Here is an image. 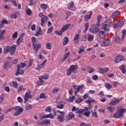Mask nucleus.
Instances as JSON below:
<instances>
[{
  "mask_svg": "<svg viewBox=\"0 0 126 126\" xmlns=\"http://www.w3.org/2000/svg\"><path fill=\"white\" fill-rule=\"evenodd\" d=\"M120 68L122 73H126V65H125V64H122L120 67Z\"/></svg>",
  "mask_w": 126,
  "mask_h": 126,
  "instance_id": "nucleus-29",
  "label": "nucleus"
},
{
  "mask_svg": "<svg viewBox=\"0 0 126 126\" xmlns=\"http://www.w3.org/2000/svg\"><path fill=\"white\" fill-rule=\"evenodd\" d=\"M106 22L109 25L110 24H112V25L115 24V22H112V19L111 18H109L108 20L106 21Z\"/></svg>",
  "mask_w": 126,
  "mask_h": 126,
  "instance_id": "nucleus-48",
  "label": "nucleus"
},
{
  "mask_svg": "<svg viewBox=\"0 0 126 126\" xmlns=\"http://www.w3.org/2000/svg\"><path fill=\"white\" fill-rule=\"evenodd\" d=\"M109 25L107 21L102 24V27L104 28L105 32H109V29L108 28Z\"/></svg>",
  "mask_w": 126,
  "mask_h": 126,
  "instance_id": "nucleus-12",
  "label": "nucleus"
},
{
  "mask_svg": "<svg viewBox=\"0 0 126 126\" xmlns=\"http://www.w3.org/2000/svg\"><path fill=\"white\" fill-rule=\"evenodd\" d=\"M109 71V68L108 67L101 68L98 70V72L99 73H105V72H107V71Z\"/></svg>",
  "mask_w": 126,
  "mask_h": 126,
  "instance_id": "nucleus-19",
  "label": "nucleus"
},
{
  "mask_svg": "<svg viewBox=\"0 0 126 126\" xmlns=\"http://www.w3.org/2000/svg\"><path fill=\"white\" fill-rule=\"evenodd\" d=\"M104 86L107 88V89H112V88H113V86L109 83H105Z\"/></svg>",
  "mask_w": 126,
  "mask_h": 126,
  "instance_id": "nucleus-42",
  "label": "nucleus"
},
{
  "mask_svg": "<svg viewBox=\"0 0 126 126\" xmlns=\"http://www.w3.org/2000/svg\"><path fill=\"white\" fill-rule=\"evenodd\" d=\"M94 39V35L92 34H89L88 36V41L89 42H91V41H93Z\"/></svg>",
  "mask_w": 126,
  "mask_h": 126,
  "instance_id": "nucleus-34",
  "label": "nucleus"
},
{
  "mask_svg": "<svg viewBox=\"0 0 126 126\" xmlns=\"http://www.w3.org/2000/svg\"><path fill=\"white\" fill-rule=\"evenodd\" d=\"M101 19L102 16L100 15L98 16L97 17V22L96 23V24L93 25V27H95V26H96V27H99V26H100V21H101Z\"/></svg>",
  "mask_w": 126,
  "mask_h": 126,
  "instance_id": "nucleus-14",
  "label": "nucleus"
},
{
  "mask_svg": "<svg viewBox=\"0 0 126 126\" xmlns=\"http://www.w3.org/2000/svg\"><path fill=\"white\" fill-rule=\"evenodd\" d=\"M44 66H45L43 64H38L36 66V68L35 69L36 70H40V69H42V68H44Z\"/></svg>",
  "mask_w": 126,
  "mask_h": 126,
  "instance_id": "nucleus-30",
  "label": "nucleus"
},
{
  "mask_svg": "<svg viewBox=\"0 0 126 126\" xmlns=\"http://www.w3.org/2000/svg\"><path fill=\"white\" fill-rule=\"evenodd\" d=\"M113 84L115 88H116V87H117V86H118V85H119L120 84V83L117 82H113Z\"/></svg>",
  "mask_w": 126,
  "mask_h": 126,
  "instance_id": "nucleus-63",
  "label": "nucleus"
},
{
  "mask_svg": "<svg viewBox=\"0 0 126 126\" xmlns=\"http://www.w3.org/2000/svg\"><path fill=\"white\" fill-rule=\"evenodd\" d=\"M55 34H56V35H59L60 36H62V35L63 34V32L62 31L60 32L58 31H55Z\"/></svg>",
  "mask_w": 126,
  "mask_h": 126,
  "instance_id": "nucleus-55",
  "label": "nucleus"
},
{
  "mask_svg": "<svg viewBox=\"0 0 126 126\" xmlns=\"http://www.w3.org/2000/svg\"><path fill=\"white\" fill-rule=\"evenodd\" d=\"M30 94H31V91H30V90H27L24 97V102L25 104H26L27 102L28 101V99L31 97V95Z\"/></svg>",
  "mask_w": 126,
  "mask_h": 126,
  "instance_id": "nucleus-5",
  "label": "nucleus"
},
{
  "mask_svg": "<svg viewBox=\"0 0 126 126\" xmlns=\"http://www.w3.org/2000/svg\"><path fill=\"white\" fill-rule=\"evenodd\" d=\"M9 46L5 47L3 49L4 54H7V53H9Z\"/></svg>",
  "mask_w": 126,
  "mask_h": 126,
  "instance_id": "nucleus-39",
  "label": "nucleus"
},
{
  "mask_svg": "<svg viewBox=\"0 0 126 126\" xmlns=\"http://www.w3.org/2000/svg\"><path fill=\"white\" fill-rule=\"evenodd\" d=\"M79 34H77L74 38V40L75 41H77L79 39Z\"/></svg>",
  "mask_w": 126,
  "mask_h": 126,
  "instance_id": "nucleus-59",
  "label": "nucleus"
},
{
  "mask_svg": "<svg viewBox=\"0 0 126 126\" xmlns=\"http://www.w3.org/2000/svg\"><path fill=\"white\" fill-rule=\"evenodd\" d=\"M25 66H26L25 63H21L20 64H18V68L19 69L24 68Z\"/></svg>",
  "mask_w": 126,
  "mask_h": 126,
  "instance_id": "nucleus-33",
  "label": "nucleus"
},
{
  "mask_svg": "<svg viewBox=\"0 0 126 126\" xmlns=\"http://www.w3.org/2000/svg\"><path fill=\"white\" fill-rule=\"evenodd\" d=\"M39 77H41L42 79H48V78H49V75H43L42 76H39Z\"/></svg>",
  "mask_w": 126,
  "mask_h": 126,
  "instance_id": "nucleus-53",
  "label": "nucleus"
},
{
  "mask_svg": "<svg viewBox=\"0 0 126 126\" xmlns=\"http://www.w3.org/2000/svg\"><path fill=\"white\" fill-rule=\"evenodd\" d=\"M121 40V38L119 36H116L115 38V43L116 44H119L120 41Z\"/></svg>",
  "mask_w": 126,
  "mask_h": 126,
  "instance_id": "nucleus-50",
  "label": "nucleus"
},
{
  "mask_svg": "<svg viewBox=\"0 0 126 126\" xmlns=\"http://www.w3.org/2000/svg\"><path fill=\"white\" fill-rule=\"evenodd\" d=\"M65 113L64 111H62L61 114L58 116V119L60 123H63L64 122V116Z\"/></svg>",
  "mask_w": 126,
  "mask_h": 126,
  "instance_id": "nucleus-6",
  "label": "nucleus"
},
{
  "mask_svg": "<svg viewBox=\"0 0 126 126\" xmlns=\"http://www.w3.org/2000/svg\"><path fill=\"white\" fill-rule=\"evenodd\" d=\"M18 16H19V13L17 12H16L14 14H11L10 15V17L14 19L17 18Z\"/></svg>",
  "mask_w": 126,
  "mask_h": 126,
  "instance_id": "nucleus-26",
  "label": "nucleus"
},
{
  "mask_svg": "<svg viewBox=\"0 0 126 126\" xmlns=\"http://www.w3.org/2000/svg\"><path fill=\"white\" fill-rule=\"evenodd\" d=\"M20 69H19L18 68V69L17 70L16 74V76H17V75H18V74L22 75V74H23V73H24V71H23V70H20Z\"/></svg>",
  "mask_w": 126,
  "mask_h": 126,
  "instance_id": "nucleus-32",
  "label": "nucleus"
},
{
  "mask_svg": "<svg viewBox=\"0 0 126 126\" xmlns=\"http://www.w3.org/2000/svg\"><path fill=\"white\" fill-rule=\"evenodd\" d=\"M110 44V40L108 39H105L103 42V45L104 46H108Z\"/></svg>",
  "mask_w": 126,
  "mask_h": 126,
  "instance_id": "nucleus-40",
  "label": "nucleus"
},
{
  "mask_svg": "<svg viewBox=\"0 0 126 126\" xmlns=\"http://www.w3.org/2000/svg\"><path fill=\"white\" fill-rule=\"evenodd\" d=\"M83 112H84V110L77 109V111H76V114H82Z\"/></svg>",
  "mask_w": 126,
  "mask_h": 126,
  "instance_id": "nucleus-56",
  "label": "nucleus"
},
{
  "mask_svg": "<svg viewBox=\"0 0 126 126\" xmlns=\"http://www.w3.org/2000/svg\"><path fill=\"white\" fill-rule=\"evenodd\" d=\"M45 112H48V113L52 112V107L51 106H48L45 108Z\"/></svg>",
  "mask_w": 126,
  "mask_h": 126,
  "instance_id": "nucleus-47",
  "label": "nucleus"
},
{
  "mask_svg": "<svg viewBox=\"0 0 126 126\" xmlns=\"http://www.w3.org/2000/svg\"><path fill=\"white\" fill-rule=\"evenodd\" d=\"M43 32L42 31V29H41V27H39L38 32L34 34V36H36V37H38L39 35H42Z\"/></svg>",
  "mask_w": 126,
  "mask_h": 126,
  "instance_id": "nucleus-23",
  "label": "nucleus"
},
{
  "mask_svg": "<svg viewBox=\"0 0 126 126\" xmlns=\"http://www.w3.org/2000/svg\"><path fill=\"white\" fill-rule=\"evenodd\" d=\"M38 79L39 80L37 82V84L39 85V86H41L44 84V81H43V79L41 77H38Z\"/></svg>",
  "mask_w": 126,
  "mask_h": 126,
  "instance_id": "nucleus-28",
  "label": "nucleus"
},
{
  "mask_svg": "<svg viewBox=\"0 0 126 126\" xmlns=\"http://www.w3.org/2000/svg\"><path fill=\"white\" fill-rule=\"evenodd\" d=\"M48 118H50V119H54V116H53V114L52 113H50L44 115L41 117L42 119H47Z\"/></svg>",
  "mask_w": 126,
  "mask_h": 126,
  "instance_id": "nucleus-20",
  "label": "nucleus"
},
{
  "mask_svg": "<svg viewBox=\"0 0 126 126\" xmlns=\"http://www.w3.org/2000/svg\"><path fill=\"white\" fill-rule=\"evenodd\" d=\"M126 112V109L125 108H121L118 110L114 114V118L116 119H119L123 117V114Z\"/></svg>",
  "mask_w": 126,
  "mask_h": 126,
  "instance_id": "nucleus-2",
  "label": "nucleus"
},
{
  "mask_svg": "<svg viewBox=\"0 0 126 126\" xmlns=\"http://www.w3.org/2000/svg\"><path fill=\"white\" fill-rule=\"evenodd\" d=\"M4 32H5V30H3L1 31V32L0 33V40H3L4 39V36H3V34L4 33Z\"/></svg>",
  "mask_w": 126,
  "mask_h": 126,
  "instance_id": "nucleus-31",
  "label": "nucleus"
},
{
  "mask_svg": "<svg viewBox=\"0 0 126 126\" xmlns=\"http://www.w3.org/2000/svg\"><path fill=\"white\" fill-rule=\"evenodd\" d=\"M85 29L86 31H87V30H88V28L89 27V23H87L85 24Z\"/></svg>",
  "mask_w": 126,
  "mask_h": 126,
  "instance_id": "nucleus-60",
  "label": "nucleus"
},
{
  "mask_svg": "<svg viewBox=\"0 0 126 126\" xmlns=\"http://www.w3.org/2000/svg\"><path fill=\"white\" fill-rule=\"evenodd\" d=\"M46 47L47 50H51L52 49V44L50 43H46Z\"/></svg>",
  "mask_w": 126,
  "mask_h": 126,
  "instance_id": "nucleus-46",
  "label": "nucleus"
},
{
  "mask_svg": "<svg viewBox=\"0 0 126 126\" xmlns=\"http://www.w3.org/2000/svg\"><path fill=\"white\" fill-rule=\"evenodd\" d=\"M34 62V60L33 59H31L29 61V66H32V63H33V62Z\"/></svg>",
  "mask_w": 126,
  "mask_h": 126,
  "instance_id": "nucleus-62",
  "label": "nucleus"
},
{
  "mask_svg": "<svg viewBox=\"0 0 126 126\" xmlns=\"http://www.w3.org/2000/svg\"><path fill=\"white\" fill-rule=\"evenodd\" d=\"M69 27H70V24H67L62 28L61 31H62L63 33L64 31H66Z\"/></svg>",
  "mask_w": 126,
  "mask_h": 126,
  "instance_id": "nucleus-18",
  "label": "nucleus"
},
{
  "mask_svg": "<svg viewBox=\"0 0 126 126\" xmlns=\"http://www.w3.org/2000/svg\"><path fill=\"white\" fill-rule=\"evenodd\" d=\"M107 109L110 112V113H113L115 110V107L108 106Z\"/></svg>",
  "mask_w": 126,
  "mask_h": 126,
  "instance_id": "nucleus-37",
  "label": "nucleus"
},
{
  "mask_svg": "<svg viewBox=\"0 0 126 126\" xmlns=\"http://www.w3.org/2000/svg\"><path fill=\"white\" fill-rule=\"evenodd\" d=\"M75 117L74 113L72 112H69L67 116L66 117L67 122H69L71 120H72Z\"/></svg>",
  "mask_w": 126,
  "mask_h": 126,
  "instance_id": "nucleus-9",
  "label": "nucleus"
},
{
  "mask_svg": "<svg viewBox=\"0 0 126 126\" xmlns=\"http://www.w3.org/2000/svg\"><path fill=\"white\" fill-rule=\"evenodd\" d=\"M88 69H89V71H88L89 73H92V72H94V68L92 67H89Z\"/></svg>",
  "mask_w": 126,
  "mask_h": 126,
  "instance_id": "nucleus-58",
  "label": "nucleus"
},
{
  "mask_svg": "<svg viewBox=\"0 0 126 126\" xmlns=\"http://www.w3.org/2000/svg\"><path fill=\"white\" fill-rule=\"evenodd\" d=\"M60 91V89L58 87H55L52 91V93L53 94H55L56 93H58Z\"/></svg>",
  "mask_w": 126,
  "mask_h": 126,
  "instance_id": "nucleus-38",
  "label": "nucleus"
},
{
  "mask_svg": "<svg viewBox=\"0 0 126 126\" xmlns=\"http://www.w3.org/2000/svg\"><path fill=\"white\" fill-rule=\"evenodd\" d=\"M75 99V96H70L68 100V101L70 102H73V100Z\"/></svg>",
  "mask_w": 126,
  "mask_h": 126,
  "instance_id": "nucleus-52",
  "label": "nucleus"
},
{
  "mask_svg": "<svg viewBox=\"0 0 126 126\" xmlns=\"http://www.w3.org/2000/svg\"><path fill=\"white\" fill-rule=\"evenodd\" d=\"M13 109L15 111V113L14 114V117H17V116L21 115V113L23 112V108L20 106H16L13 107Z\"/></svg>",
  "mask_w": 126,
  "mask_h": 126,
  "instance_id": "nucleus-4",
  "label": "nucleus"
},
{
  "mask_svg": "<svg viewBox=\"0 0 126 126\" xmlns=\"http://www.w3.org/2000/svg\"><path fill=\"white\" fill-rule=\"evenodd\" d=\"M98 27H97V26H95L93 28L89 29V30L91 32V33H98V32L100 31V30L99 29V28H98Z\"/></svg>",
  "mask_w": 126,
  "mask_h": 126,
  "instance_id": "nucleus-8",
  "label": "nucleus"
},
{
  "mask_svg": "<svg viewBox=\"0 0 126 126\" xmlns=\"http://www.w3.org/2000/svg\"><path fill=\"white\" fill-rule=\"evenodd\" d=\"M119 103H120V100L119 99L115 98L109 102V105L115 106L117 105V104H119Z\"/></svg>",
  "mask_w": 126,
  "mask_h": 126,
  "instance_id": "nucleus-10",
  "label": "nucleus"
},
{
  "mask_svg": "<svg viewBox=\"0 0 126 126\" xmlns=\"http://www.w3.org/2000/svg\"><path fill=\"white\" fill-rule=\"evenodd\" d=\"M41 8H42V9H47L49 6H48V4H45L42 3L41 4Z\"/></svg>",
  "mask_w": 126,
  "mask_h": 126,
  "instance_id": "nucleus-41",
  "label": "nucleus"
},
{
  "mask_svg": "<svg viewBox=\"0 0 126 126\" xmlns=\"http://www.w3.org/2000/svg\"><path fill=\"white\" fill-rule=\"evenodd\" d=\"M84 51V48L81 47H80L78 53V54H81V53H83Z\"/></svg>",
  "mask_w": 126,
  "mask_h": 126,
  "instance_id": "nucleus-57",
  "label": "nucleus"
},
{
  "mask_svg": "<svg viewBox=\"0 0 126 126\" xmlns=\"http://www.w3.org/2000/svg\"><path fill=\"white\" fill-rule=\"evenodd\" d=\"M124 60H125L124 56L121 55L118 56L115 59V63H120L121 61H124Z\"/></svg>",
  "mask_w": 126,
  "mask_h": 126,
  "instance_id": "nucleus-13",
  "label": "nucleus"
},
{
  "mask_svg": "<svg viewBox=\"0 0 126 126\" xmlns=\"http://www.w3.org/2000/svg\"><path fill=\"white\" fill-rule=\"evenodd\" d=\"M17 34H18V32H15L13 35H12V37L14 38H17Z\"/></svg>",
  "mask_w": 126,
  "mask_h": 126,
  "instance_id": "nucleus-64",
  "label": "nucleus"
},
{
  "mask_svg": "<svg viewBox=\"0 0 126 126\" xmlns=\"http://www.w3.org/2000/svg\"><path fill=\"white\" fill-rule=\"evenodd\" d=\"M25 109L28 111L29 110H31V109H32V105L30 104H27L25 106Z\"/></svg>",
  "mask_w": 126,
  "mask_h": 126,
  "instance_id": "nucleus-43",
  "label": "nucleus"
},
{
  "mask_svg": "<svg viewBox=\"0 0 126 126\" xmlns=\"http://www.w3.org/2000/svg\"><path fill=\"white\" fill-rule=\"evenodd\" d=\"M83 87H84V85L78 86V87L77 88V90L76 91H75V92H74L75 95H76L77 94V93H78V92H79V91L82 90V89H83Z\"/></svg>",
  "mask_w": 126,
  "mask_h": 126,
  "instance_id": "nucleus-15",
  "label": "nucleus"
},
{
  "mask_svg": "<svg viewBox=\"0 0 126 126\" xmlns=\"http://www.w3.org/2000/svg\"><path fill=\"white\" fill-rule=\"evenodd\" d=\"M105 32L104 31H100L99 32V37L101 39H104L105 38Z\"/></svg>",
  "mask_w": 126,
  "mask_h": 126,
  "instance_id": "nucleus-27",
  "label": "nucleus"
},
{
  "mask_svg": "<svg viewBox=\"0 0 126 126\" xmlns=\"http://www.w3.org/2000/svg\"><path fill=\"white\" fill-rule=\"evenodd\" d=\"M89 13H90V15H86V16L84 17V19L85 20V21H88V20H89V19L91 18V16H92V14H93V12L90 11Z\"/></svg>",
  "mask_w": 126,
  "mask_h": 126,
  "instance_id": "nucleus-21",
  "label": "nucleus"
},
{
  "mask_svg": "<svg viewBox=\"0 0 126 126\" xmlns=\"http://www.w3.org/2000/svg\"><path fill=\"white\" fill-rule=\"evenodd\" d=\"M37 41V39L36 37L33 36L32 37V42L33 46V50H34V54L36 55L37 53H38V51H39V49L42 47V45L41 43H36V41Z\"/></svg>",
  "mask_w": 126,
  "mask_h": 126,
  "instance_id": "nucleus-1",
  "label": "nucleus"
},
{
  "mask_svg": "<svg viewBox=\"0 0 126 126\" xmlns=\"http://www.w3.org/2000/svg\"><path fill=\"white\" fill-rule=\"evenodd\" d=\"M68 43V37L65 36L63 38V45L65 46Z\"/></svg>",
  "mask_w": 126,
  "mask_h": 126,
  "instance_id": "nucleus-35",
  "label": "nucleus"
},
{
  "mask_svg": "<svg viewBox=\"0 0 126 126\" xmlns=\"http://www.w3.org/2000/svg\"><path fill=\"white\" fill-rule=\"evenodd\" d=\"M51 124V122L50 120L46 119V120H42L41 123L40 125H49Z\"/></svg>",
  "mask_w": 126,
  "mask_h": 126,
  "instance_id": "nucleus-22",
  "label": "nucleus"
},
{
  "mask_svg": "<svg viewBox=\"0 0 126 126\" xmlns=\"http://www.w3.org/2000/svg\"><path fill=\"white\" fill-rule=\"evenodd\" d=\"M12 86L14 88H17L18 87V83L16 81L12 82Z\"/></svg>",
  "mask_w": 126,
  "mask_h": 126,
  "instance_id": "nucleus-44",
  "label": "nucleus"
},
{
  "mask_svg": "<svg viewBox=\"0 0 126 126\" xmlns=\"http://www.w3.org/2000/svg\"><path fill=\"white\" fill-rule=\"evenodd\" d=\"M24 35L25 34L24 33H23L19 37V38L17 40V44H19L20 43H21L22 42V40H23V37H24Z\"/></svg>",
  "mask_w": 126,
  "mask_h": 126,
  "instance_id": "nucleus-25",
  "label": "nucleus"
},
{
  "mask_svg": "<svg viewBox=\"0 0 126 126\" xmlns=\"http://www.w3.org/2000/svg\"><path fill=\"white\" fill-rule=\"evenodd\" d=\"M56 107L57 109H63V107H64V102L61 101L58 102V105Z\"/></svg>",
  "mask_w": 126,
  "mask_h": 126,
  "instance_id": "nucleus-16",
  "label": "nucleus"
},
{
  "mask_svg": "<svg viewBox=\"0 0 126 126\" xmlns=\"http://www.w3.org/2000/svg\"><path fill=\"white\" fill-rule=\"evenodd\" d=\"M80 126H91V125L89 124L84 123L83 122L80 124Z\"/></svg>",
  "mask_w": 126,
  "mask_h": 126,
  "instance_id": "nucleus-54",
  "label": "nucleus"
},
{
  "mask_svg": "<svg viewBox=\"0 0 126 126\" xmlns=\"http://www.w3.org/2000/svg\"><path fill=\"white\" fill-rule=\"evenodd\" d=\"M91 114V113L90 111H86L84 113V116H85V117H87V118H89Z\"/></svg>",
  "mask_w": 126,
  "mask_h": 126,
  "instance_id": "nucleus-49",
  "label": "nucleus"
},
{
  "mask_svg": "<svg viewBox=\"0 0 126 126\" xmlns=\"http://www.w3.org/2000/svg\"><path fill=\"white\" fill-rule=\"evenodd\" d=\"M27 15H28L29 16H30V15H32V11L31 10V9L28 8L27 10Z\"/></svg>",
  "mask_w": 126,
  "mask_h": 126,
  "instance_id": "nucleus-51",
  "label": "nucleus"
},
{
  "mask_svg": "<svg viewBox=\"0 0 126 126\" xmlns=\"http://www.w3.org/2000/svg\"><path fill=\"white\" fill-rule=\"evenodd\" d=\"M78 69V66L77 65H71L70 66L69 69H67L66 72V75L69 76L72 73V72H75V70Z\"/></svg>",
  "mask_w": 126,
  "mask_h": 126,
  "instance_id": "nucleus-3",
  "label": "nucleus"
},
{
  "mask_svg": "<svg viewBox=\"0 0 126 126\" xmlns=\"http://www.w3.org/2000/svg\"><path fill=\"white\" fill-rule=\"evenodd\" d=\"M73 5H74V3L72 1L68 4V7L70 10H73Z\"/></svg>",
  "mask_w": 126,
  "mask_h": 126,
  "instance_id": "nucleus-24",
  "label": "nucleus"
},
{
  "mask_svg": "<svg viewBox=\"0 0 126 126\" xmlns=\"http://www.w3.org/2000/svg\"><path fill=\"white\" fill-rule=\"evenodd\" d=\"M22 87H23V86H22V85H20L19 86V88L18 89V93H20V92H21L22 91Z\"/></svg>",
  "mask_w": 126,
  "mask_h": 126,
  "instance_id": "nucleus-61",
  "label": "nucleus"
},
{
  "mask_svg": "<svg viewBox=\"0 0 126 126\" xmlns=\"http://www.w3.org/2000/svg\"><path fill=\"white\" fill-rule=\"evenodd\" d=\"M47 21H48V16H43L41 19V26H44L45 23H46Z\"/></svg>",
  "mask_w": 126,
  "mask_h": 126,
  "instance_id": "nucleus-11",
  "label": "nucleus"
},
{
  "mask_svg": "<svg viewBox=\"0 0 126 126\" xmlns=\"http://www.w3.org/2000/svg\"><path fill=\"white\" fill-rule=\"evenodd\" d=\"M39 98L40 99H46V98H47V95H46L44 93H41L39 95Z\"/></svg>",
  "mask_w": 126,
  "mask_h": 126,
  "instance_id": "nucleus-45",
  "label": "nucleus"
},
{
  "mask_svg": "<svg viewBox=\"0 0 126 126\" xmlns=\"http://www.w3.org/2000/svg\"><path fill=\"white\" fill-rule=\"evenodd\" d=\"M16 45H14L9 47L10 54L11 56H13L15 54V51H16Z\"/></svg>",
  "mask_w": 126,
  "mask_h": 126,
  "instance_id": "nucleus-7",
  "label": "nucleus"
},
{
  "mask_svg": "<svg viewBox=\"0 0 126 126\" xmlns=\"http://www.w3.org/2000/svg\"><path fill=\"white\" fill-rule=\"evenodd\" d=\"M3 68L5 70H8L10 69V65H9V62H5L4 64Z\"/></svg>",
  "mask_w": 126,
  "mask_h": 126,
  "instance_id": "nucleus-17",
  "label": "nucleus"
},
{
  "mask_svg": "<svg viewBox=\"0 0 126 126\" xmlns=\"http://www.w3.org/2000/svg\"><path fill=\"white\" fill-rule=\"evenodd\" d=\"M70 54V53H66L63 57V58L62 60V62H64L65 60H66L69 56V55Z\"/></svg>",
  "mask_w": 126,
  "mask_h": 126,
  "instance_id": "nucleus-36",
  "label": "nucleus"
}]
</instances>
